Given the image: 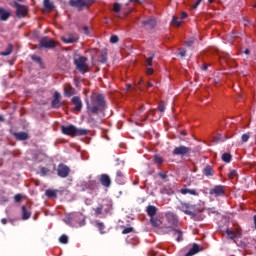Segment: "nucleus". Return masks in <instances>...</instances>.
I'll return each mask as SVG.
<instances>
[{
	"instance_id": "nucleus-1",
	"label": "nucleus",
	"mask_w": 256,
	"mask_h": 256,
	"mask_svg": "<svg viewBox=\"0 0 256 256\" xmlns=\"http://www.w3.org/2000/svg\"><path fill=\"white\" fill-rule=\"evenodd\" d=\"M86 108L88 115H99V113H105L107 109V101H105V95L94 94L89 99H86Z\"/></svg>"
},
{
	"instance_id": "nucleus-2",
	"label": "nucleus",
	"mask_w": 256,
	"mask_h": 256,
	"mask_svg": "<svg viewBox=\"0 0 256 256\" xmlns=\"http://www.w3.org/2000/svg\"><path fill=\"white\" fill-rule=\"evenodd\" d=\"M61 131L63 135H68L69 137H81L87 135L89 130L83 128H77L73 124L68 126H61Z\"/></svg>"
},
{
	"instance_id": "nucleus-3",
	"label": "nucleus",
	"mask_w": 256,
	"mask_h": 256,
	"mask_svg": "<svg viewBox=\"0 0 256 256\" xmlns=\"http://www.w3.org/2000/svg\"><path fill=\"white\" fill-rule=\"evenodd\" d=\"M89 59L85 56H78L74 58V65L80 73H87L89 71V65H87Z\"/></svg>"
},
{
	"instance_id": "nucleus-4",
	"label": "nucleus",
	"mask_w": 256,
	"mask_h": 256,
	"mask_svg": "<svg viewBox=\"0 0 256 256\" xmlns=\"http://www.w3.org/2000/svg\"><path fill=\"white\" fill-rule=\"evenodd\" d=\"M95 0H69L70 7H76L78 11H83L85 8L89 9Z\"/></svg>"
},
{
	"instance_id": "nucleus-5",
	"label": "nucleus",
	"mask_w": 256,
	"mask_h": 256,
	"mask_svg": "<svg viewBox=\"0 0 256 256\" xmlns=\"http://www.w3.org/2000/svg\"><path fill=\"white\" fill-rule=\"evenodd\" d=\"M226 235L228 239H241L243 237V230L241 227H236L235 229L227 228Z\"/></svg>"
},
{
	"instance_id": "nucleus-6",
	"label": "nucleus",
	"mask_w": 256,
	"mask_h": 256,
	"mask_svg": "<svg viewBox=\"0 0 256 256\" xmlns=\"http://www.w3.org/2000/svg\"><path fill=\"white\" fill-rule=\"evenodd\" d=\"M172 155L177 156L180 155L181 157H189L191 155V148L187 146L180 145L175 147L172 151Z\"/></svg>"
},
{
	"instance_id": "nucleus-7",
	"label": "nucleus",
	"mask_w": 256,
	"mask_h": 256,
	"mask_svg": "<svg viewBox=\"0 0 256 256\" xmlns=\"http://www.w3.org/2000/svg\"><path fill=\"white\" fill-rule=\"evenodd\" d=\"M40 47L43 49H55L57 47V42L49 36H45L40 40Z\"/></svg>"
},
{
	"instance_id": "nucleus-8",
	"label": "nucleus",
	"mask_w": 256,
	"mask_h": 256,
	"mask_svg": "<svg viewBox=\"0 0 256 256\" xmlns=\"http://www.w3.org/2000/svg\"><path fill=\"white\" fill-rule=\"evenodd\" d=\"M165 217L170 227H177V225H179V219H177V215H175V213L166 212Z\"/></svg>"
},
{
	"instance_id": "nucleus-9",
	"label": "nucleus",
	"mask_w": 256,
	"mask_h": 256,
	"mask_svg": "<svg viewBox=\"0 0 256 256\" xmlns=\"http://www.w3.org/2000/svg\"><path fill=\"white\" fill-rule=\"evenodd\" d=\"M14 7H16L17 17H25L29 12V8H27V6L21 5L17 1H14Z\"/></svg>"
},
{
	"instance_id": "nucleus-10",
	"label": "nucleus",
	"mask_w": 256,
	"mask_h": 256,
	"mask_svg": "<svg viewBox=\"0 0 256 256\" xmlns=\"http://www.w3.org/2000/svg\"><path fill=\"white\" fill-rule=\"evenodd\" d=\"M57 172H58V177L65 179L69 177V173H71V169L67 165L61 163L58 165Z\"/></svg>"
},
{
	"instance_id": "nucleus-11",
	"label": "nucleus",
	"mask_w": 256,
	"mask_h": 256,
	"mask_svg": "<svg viewBox=\"0 0 256 256\" xmlns=\"http://www.w3.org/2000/svg\"><path fill=\"white\" fill-rule=\"evenodd\" d=\"M55 164H48L46 167H40V175L42 177H47V175H53L56 171Z\"/></svg>"
},
{
	"instance_id": "nucleus-12",
	"label": "nucleus",
	"mask_w": 256,
	"mask_h": 256,
	"mask_svg": "<svg viewBox=\"0 0 256 256\" xmlns=\"http://www.w3.org/2000/svg\"><path fill=\"white\" fill-rule=\"evenodd\" d=\"M210 195H215V197H223L225 195V186L223 185H216L210 189Z\"/></svg>"
},
{
	"instance_id": "nucleus-13",
	"label": "nucleus",
	"mask_w": 256,
	"mask_h": 256,
	"mask_svg": "<svg viewBox=\"0 0 256 256\" xmlns=\"http://www.w3.org/2000/svg\"><path fill=\"white\" fill-rule=\"evenodd\" d=\"M72 105H74L73 111H81L83 109V101L81 100V97L79 96H74L71 99Z\"/></svg>"
},
{
	"instance_id": "nucleus-14",
	"label": "nucleus",
	"mask_w": 256,
	"mask_h": 256,
	"mask_svg": "<svg viewBox=\"0 0 256 256\" xmlns=\"http://www.w3.org/2000/svg\"><path fill=\"white\" fill-rule=\"evenodd\" d=\"M99 182L101 183L102 187H106V189L111 187V177L108 174H101L99 176Z\"/></svg>"
},
{
	"instance_id": "nucleus-15",
	"label": "nucleus",
	"mask_w": 256,
	"mask_h": 256,
	"mask_svg": "<svg viewBox=\"0 0 256 256\" xmlns=\"http://www.w3.org/2000/svg\"><path fill=\"white\" fill-rule=\"evenodd\" d=\"M63 43L69 44V43H77L79 41V35L77 34H68L66 36H62Z\"/></svg>"
},
{
	"instance_id": "nucleus-16",
	"label": "nucleus",
	"mask_w": 256,
	"mask_h": 256,
	"mask_svg": "<svg viewBox=\"0 0 256 256\" xmlns=\"http://www.w3.org/2000/svg\"><path fill=\"white\" fill-rule=\"evenodd\" d=\"M52 109H59L61 107V94L59 92L54 93V99L51 102Z\"/></svg>"
},
{
	"instance_id": "nucleus-17",
	"label": "nucleus",
	"mask_w": 256,
	"mask_h": 256,
	"mask_svg": "<svg viewBox=\"0 0 256 256\" xmlns=\"http://www.w3.org/2000/svg\"><path fill=\"white\" fill-rule=\"evenodd\" d=\"M199 251H203V247H201L199 244L194 243L192 245V248L185 254V256H193V255H197V253H199Z\"/></svg>"
},
{
	"instance_id": "nucleus-18",
	"label": "nucleus",
	"mask_w": 256,
	"mask_h": 256,
	"mask_svg": "<svg viewBox=\"0 0 256 256\" xmlns=\"http://www.w3.org/2000/svg\"><path fill=\"white\" fill-rule=\"evenodd\" d=\"M141 24L147 29H154V27L157 25V21H155L153 18H149L147 20H143Z\"/></svg>"
},
{
	"instance_id": "nucleus-19",
	"label": "nucleus",
	"mask_w": 256,
	"mask_h": 256,
	"mask_svg": "<svg viewBox=\"0 0 256 256\" xmlns=\"http://www.w3.org/2000/svg\"><path fill=\"white\" fill-rule=\"evenodd\" d=\"M115 181L118 185H125V174L121 170L116 172Z\"/></svg>"
},
{
	"instance_id": "nucleus-20",
	"label": "nucleus",
	"mask_w": 256,
	"mask_h": 256,
	"mask_svg": "<svg viewBox=\"0 0 256 256\" xmlns=\"http://www.w3.org/2000/svg\"><path fill=\"white\" fill-rule=\"evenodd\" d=\"M173 237L177 243H181L183 241V231L180 229H172Z\"/></svg>"
},
{
	"instance_id": "nucleus-21",
	"label": "nucleus",
	"mask_w": 256,
	"mask_h": 256,
	"mask_svg": "<svg viewBox=\"0 0 256 256\" xmlns=\"http://www.w3.org/2000/svg\"><path fill=\"white\" fill-rule=\"evenodd\" d=\"M202 173L205 177H213V175H215V170L213 169V166L206 165L202 170Z\"/></svg>"
},
{
	"instance_id": "nucleus-22",
	"label": "nucleus",
	"mask_w": 256,
	"mask_h": 256,
	"mask_svg": "<svg viewBox=\"0 0 256 256\" xmlns=\"http://www.w3.org/2000/svg\"><path fill=\"white\" fill-rule=\"evenodd\" d=\"M180 193H181L182 195H187V194H189V195H193L194 197H199V192H198L197 190H195V189L182 188V189L180 190Z\"/></svg>"
},
{
	"instance_id": "nucleus-23",
	"label": "nucleus",
	"mask_w": 256,
	"mask_h": 256,
	"mask_svg": "<svg viewBox=\"0 0 256 256\" xmlns=\"http://www.w3.org/2000/svg\"><path fill=\"white\" fill-rule=\"evenodd\" d=\"M14 137L18 141H27V139H29V134L27 132H16L14 133Z\"/></svg>"
},
{
	"instance_id": "nucleus-24",
	"label": "nucleus",
	"mask_w": 256,
	"mask_h": 256,
	"mask_svg": "<svg viewBox=\"0 0 256 256\" xmlns=\"http://www.w3.org/2000/svg\"><path fill=\"white\" fill-rule=\"evenodd\" d=\"M146 213L150 218L155 217L157 215V207L154 205H148L146 208Z\"/></svg>"
},
{
	"instance_id": "nucleus-25",
	"label": "nucleus",
	"mask_w": 256,
	"mask_h": 256,
	"mask_svg": "<svg viewBox=\"0 0 256 256\" xmlns=\"http://www.w3.org/2000/svg\"><path fill=\"white\" fill-rule=\"evenodd\" d=\"M31 217V210L27 208V206H22V219L23 221H27Z\"/></svg>"
},
{
	"instance_id": "nucleus-26",
	"label": "nucleus",
	"mask_w": 256,
	"mask_h": 256,
	"mask_svg": "<svg viewBox=\"0 0 256 256\" xmlns=\"http://www.w3.org/2000/svg\"><path fill=\"white\" fill-rule=\"evenodd\" d=\"M150 223H151L152 227H161L163 225V222L155 216H152L150 218Z\"/></svg>"
},
{
	"instance_id": "nucleus-27",
	"label": "nucleus",
	"mask_w": 256,
	"mask_h": 256,
	"mask_svg": "<svg viewBox=\"0 0 256 256\" xmlns=\"http://www.w3.org/2000/svg\"><path fill=\"white\" fill-rule=\"evenodd\" d=\"M11 17V13L7 12V10L0 8V21H7Z\"/></svg>"
},
{
	"instance_id": "nucleus-28",
	"label": "nucleus",
	"mask_w": 256,
	"mask_h": 256,
	"mask_svg": "<svg viewBox=\"0 0 256 256\" xmlns=\"http://www.w3.org/2000/svg\"><path fill=\"white\" fill-rule=\"evenodd\" d=\"M181 206L184 208L182 209L183 213H185V215H193V211H191V204L189 203H181Z\"/></svg>"
},
{
	"instance_id": "nucleus-29",
	"label": "nucleus",
	"mask_w": 256,
	"mask_h": 256,
	"mask_svg": "<svg viewBox=\"0 0 256 256\" xmlns=\"http://www.w3.org/2000/svg\"><path fill=\"white\" fill-rule=\"evenodd\" d=\"M43 6L46 9V11H53V9H55V4H53L51 0H44Z\"/></svg>"
},
{
	"instance_id": "nucleus-30",
	"label": "nucleus",
	"mask_w": 256,
	"mask_h": 256,
	"mask_svg": "<svg viewBox=\"0 0 256 256\" xmlns=\"http://www.w3.org/2000/svg\"><path fill=\"white\" fill-rule=\"evenodd\" d=\"M58 192H59L58 190L48 189V190H46L45 195H46V197H49L50 199H57Z\"/></svg>"
},
{
	"instance_id": "nucleus-31",
	"label": "nucleus",
	"mask_w": 256,
	"mask_h": 256,
	"mask_svg": "<svg viewBox=\"0 0 256 256\" xmlns=\"http://www.w3.org/2000/svg\"><path fill=\"white\" fill-rule=\"evenodd\" d=\"M150 56L145 59V66L146 67H152L153 66V60L155 59V54L150 53Z\"/></svg>"
},
{
	"instance_id": "nucleus-32",
	"label": "nucleus",
	"mask_w": 256,
	"mask_h": 256,
	"mask_svg": "<svg viewBox=\"0 0 256 256\" xmlns=\"http://www.w3.org/2000/svg\"><path fill=\"white\" fill-rule=\"evenodd\" d=\"M64 94L66 95V97H72V95H75V88H73L72 86L64 88Z\"/></svg>"
},
{
	"instance_id": "nucleus-33",
	"label": "nucleus",
	"mask_w": 256,
	"mask_h": 256,
	"mask_svg": "<svg viewBox=\"0 0 256 256\" xmlns=\"http://www.w3.org/2000/svg\"><path fill=\"white\" fill-rule=\"evenodd\" d=\"M11 53H13V45L9 44L5 51L1 52L0 55H2V57H7L8 55H11Z\"/></svg>"
},
{
	"instance_id": "nucleus-34",
	"label": "nucleus",
	"mask_w": 256,
	"mask_h": 256,
	"mask_svg": "<svg viewBox=\"0 0 256 256\" xmlns=\"http://www.w3.org/2000/svg\"><path fill=\"white\" fill-rule=\"evenodd\" d=\"M170 23L174 27H181V25H182V22L179 20V18L177 16H173Z\"/></svg>"
},
{
	"instance_id": "nucleus-35",
	"label": "nucleus",
	"mask_w": 256,
	"mask_h": 256,
	"mask_svg": "<svg viewBox=\"0 0 256 256\" xmlns=\"http://www.w3.org/2000/svg\"><path fill=\"white\" fill-rule=\"evenodd\" d=\"M96 227L102 235L105 234V224L103 222L96 221Z\"/></svg>"
},
{
	"instance_id": "nucleus-36",
	"label": "nucleus",
	"mask_w": 256,
	"mask_h": 256,
	"mask_svg": "<svg viewBox=\"0 0 256 256\" xmlns=\"http://www.w3.org/2000/svg\"><path fill=\"white\" fill-rule=\"evenodd\" d=\"M31 59L32 61H35V63H38L40 67H43V60L40 58V56L32 55Z\"/></svg>"
},
{
	"instance_id": "nucleus-37",
	"label": "nucleus",
	"mask_w": 256,
	"mask_h": 256,
	"mask_svg": "<svg viewBox=\"0 0 256 256\" xmlns=\"http://www.w3.org/2000/svg\"><path fill=\"white\" fill-rule=\"evenodd\" d=\"M153 159H154V163H156V165H162V163L165 161L163 159V157H161L159 155H154Z\"/></svg>"
},
{
	"instance_id": "nucleus-38",
	"label": "nucleus",
	"mask_w": 256,
	"mask_h": 256,
	"mask_svg": "<svg viewBox=\"0 0 256 256\" xmlns=\"http://www.w3.org/2000/svg\"><path fill=\"white\" fill-rule=\"evenodd\" d=\"M231 154L229 153H224L222 155V161H224V163H231Z\"/></svg>"
},
{
	"instance_id": "nucleus-39",
	"label": "nucleus",
	"mask_w": 256,
	"mask_h": 256,
	"mask_svg": "<svg viewBox=\"0 0 256 256\" xmlns=\"http://www.w3.org/2000/svg\"><path fill=\"white\" fill-rule=\"evenodd\" d=\"M251 137V132L245 133L241 136L242 143H247Z\"/></svg>"
},
{
	"instance_id": "nucleus-40",
	"label": "nucleus",
	"mask_w": 256,
	"mask_h": 256,
	"mask_svg": "<svg viewBox=\"0 0 256 256\" xmlns=\"http://www.w3.org/2000/svg\"><path fill=\"white\" fill-rule=\"evenodd\" d=\"M59 241L63 245H67V243H69V237H67V235L63 234V235L60 236Z\"/></svg>"
},
{
	"instance_id": "nucleus-41",
	"label": "nucleus",
	"mask_w": 256,
	"mask_h": 256,
	"mask_svg": "<svg viewBox=\"0 0 256 256\" xmlns=\"http://www.w3.org/2000/svg\"><path fill=\"white\" fill-rule=\"evenodd\" d=\"M228 177L229 179H235L237 177V170L229 169Z\"/></svg>"
},
{
	"instance_id": "nucleus-42",
	"label": "nucleus",
	"mask_w": 256,
	"mask_h": 256,
	"mask_svg": "<svg viewBox=\"0 0 256 256\" xmlns=\"http://www.w3.org/2000/svg\"><path fill=\"white\" fill-rule=\"evenodd\" d=\"M225 140H223V136L221 134H218L216 136L213 137V142L214 143H220V142H223Z\"/></svg>"
},
{
	"instance_id": "nucleus-43",
	"label": "nucleus",
	"mask_w": 256,
	"mask_h": 256,
	"mask_svg": "<svg viewBox=\"0 0 256 256\" xmlns=\"http://www.w3.org/2000/svg\"><path fill=\"white\" fill-rule=\"evenodd\" d=\"M101 63H107V49H104L101 53Z\"/></svg>"
},
{
	"instance_id": "nucleus-44",
	"label": "nucleus",
	"mask_w": 256,
	"mask_h": 256,
	"mask_svg": "<svg viewBox=\"0 0 256 256\" xmlns=\"http://www.w3.org/2000/svg\"><path fill=\"white\" fill-rule=\"evenodd\" d=\"M134 228L133 227H127L122 230V235H127L129 233H133Z\"/></svg>"
},
{
	"instance_id": "nucleus-45",
	"label": "nucleus",
	"mask_w": 256,
	"mask_h": 256,
	"mask_svg": "<svg viewBox=\"0 0 256 256\" xmlns=\"http://www.w3.org/2000/svg\"><path fill=\"white\" fill-rule=\"evenodd\" d=\"M119 11H121V4H119V3H114L113 12H114V13H119Z\"/></svg>"
},
{
	"instance_id": "nucleus-46",
	"label": "nucleus",
	"mask_w": 256,
	"mask_h": 256,
	"mask_svg": "<svg viewBox=\"0 0 256 256\" xmlns=\"http://www.w3.org/2000/svg\"><path fill=\"white\" fill-rule=\"evenodd\" d=\"M95 215H103V206L94 209Z\"/></svg>"
},
{
	"instance_id": "nucleus-47",
	"label": "nucleus",
	"mask_w": 256,
	"mask_h": 256,
	"mask_svg": "<svg viewBox=\"0 0 256 256\" xmlns=\"http://www.w3.org/2000/svg\"><path fill=\"white\" fill-rule=\"evenodd\" d=\"M110 42H111V43H119V36H117V35H112V36L110 37Z\"/></svg>"
},
{
	"instance_id": "nucleus-48",
	"label": "nucleus",
	"mask_w": 256,
	"mask_h": 256,
	"mask_svg": "<svg viewBox=\"0 0 256 256\" xmlns=\"http://www.w3.org/2000/svg\"><path fill=\"white\" fill-rule=\"evenodd\" d=\"M158 111H160V113H165V104L160 103L158 106Z\"/></svg>"
},
{
	"instance_id": "nucleus-49",
	"label": "nucleus",
	"mask_w": 256,
	"mask_h": 256,
	"mask_svg": "<svg viewBox=\"0 0 256 256\" xmlns=\"http://www.w3.org/2000/svg\"><path fill=\"white\" fill-rule=\"evenodd\" d=\"M21 199H22L21 194H16V195L14 196V201H15L16 203H20Z\"/></svg>"
},
{
	"instance_id": "nucleus-50",
	"label": "nucleus",
	"mask_w": 256,
	"mask_h": 256,
	"mask_svg": "<svg viewBox=\"0 0 256 256\" xmlns=\"http://www.w3.org/2000/svg\"><path fill=\"white\" fill-rule=\"evenodd\" d=\"M201 1L203 0H197L193 5H192V9H197L199 7V5H201Z\"/></svg>"
},
{
	"instance_id": "nucleus-51",
	"label": "nucleus",
	"mask_w": 256,
	"mask_h": 256,
	"mask_svg": "<svg viewBox=\"0 0 256 256\" xmlns=\"http://www.w3.org/2000/svg\"><path fill=\"white\" fill-rule=\"evenodd\" d=\"M188 17H189V14H187V12L180 13V19H187Z\"/></svg>"
},
{
	"instance_id": "nucleus-52",
	"label": "nucleus",
	"mask_w": 256,
	"mask_h": 256,
	"mask_svg": "<svg viewBox=\"0 0 256 256\" xmlns=\"http://www.w3.org/2000/svg\"><path fill=\"white\" fill-rule=\"evenodd\" d=\"M153 73H154L153 68H147L146 75H153Z\"/></svg>"
},
{
	"instance_id": "nucleus-53",
	"label": "nucleus",
	"mask_w": 256,
	"mask_h": 256,
	"mask_svg": "<svg viewBox=\"0 0 256 256\" xmlns=\"http://www.w3.org/2000/svg\"><path fill=\"white\" fill-rule=\"evenodd\" d=\"M193 43H195V40H193V39L186 41L187 47H191L193 45Z\"/></svg>"
},
{
	"instance_id": "nucleus-54",
	"label": "nucleus",
	"mask_w": 256,
	"mask_h": 256,
	"mask_svg": "<svg viewBox=\"0 0 256 256\" xmlns=\"http://www.w3.org/2000/svg\"><path fill=\"white\" fill-rule=\"evenodd\" d=\"M178 55H180V57H185L187 55V51L185 50H180V52L178 53Z\"/></svg>"
},
{
	"instance_id": "nucleus-55",
	"label": "nucleus",
	"mask_w": 256,
	"mask_h": 256,
	"mask_svg": "<svg viewBox=\"0 0 256 256\" xmlns=\"http://www.w3.org/2000/svg\"><path fill=\"white\" fill-rule=\"evenodd\" d=\"M83 31H84L85 35H89V27L88 26H84Z\"/></svg>"
},
{
	"instance_id": "nucleus-56",
	"label": "nucleus",
	"mask_w": 256,
	"mask_h": 256,
	"mask_svg": "<svg viewBox=\"0 0 256 256\" xmlns=\"http://www.w3.org/2000/svg\"><path fill=\"white\" fill-rule=\"evenodd\" d=\"M208 67H209V66L204 63V64L202 65V71H207Z\"/></svg>"
},
{
	"instance_id": "nucleus-57",
	"label": "nucleus",
	"mask_w": 256,
	"mask_h": 256,
	"mask_svg": "<svg viewBox=\"0 0 256 256\" xmlns=\"http://www.w3.org/2000/svg\"><path fill=\"white\" fill-rule=\"evenodd\" d=\"M251 53V50H249V48H246L245 50H244V54L245 55H249Z\"/></svg>"
},
{
	"instance_id": "nucleus-58",
	"label": "nucleus",
	"mask_w": 256,
	"mask_h": 256,
	"mask_svg": "<svg viewBox=\"0 0 256 256\" xmlns=\"http://www.w3.org/2000/svg\"><path fill=\"white\" fill-rule=\"evenodd\" d=\"M180 134L183 135V136H185V135H187V131L181 130V131H180Z\"/></svg>"
},
{
	"instance_id": "nucleus-59",
	"label": "nucleus",
	"mask_w": 256,
	"mask_h": 256,
	"mask_svg": "<svg viewBox=\"0 0 256 256\" xmlns=\"http://www.w3.org/2000/svg\"><path fill=\"white\" fill-rule=\"evenodd\" d=\"M254 227L256 229V215H254Z\"/></svg>"
},
{
	"instance_id": "nucleus-60",
	"label": "nucleus",
	"mask_w": 256,
	"mask_h": 256,
	"mask_svg": "<svg viewBox=\"0 0 256 256\" xmlns=\"http://www.w3.org/2000/svg\"><path fill=\"white\" fill-rule=\"evenodd\" d=\"M161 178H162V179H166V178H167V175L161 174Z\"/></svg>"
},
{
	"instance_id": "nucleus-61",
	"label": "nucleus",
	"mask_w": 256,
	"mask_h": 256,
	"mask_svg": "<svg viewBox=\"0 0 256 256\" xmlns=\"http://www.w3.org/2000/svg\"><path fill=\"white\" fill-rule=\"evenodd\" d=\"M147 87H153V84L151 82H148Z\"/></svg>"
},
{
	"instance_id": "nucleus-62",
	"label": "nucleus",
	"mask_w": 256,
	"mask_h": 256,
	"mask_svg": "<svg viewBox=\"0 0 256 256\" xmlns=\"http://www.w3.org/2000/svg\"><path fill=\"white\" fill-rule=\"evenodd\" d=\"M1 221H2L3 225H5V223H7L6 219H2Z\"/></svg>"
},
{
	"instance_id": "nucleus-63",
	"label": "nucleus",
	"mask_w": 256,
	"mask_h": 256,
	"mask_svg": "<svg viewBox=\"0 0 256 256\" xmlns=\"http://www.w3.org/2000/svg\"><path fill=\"white\" fill-rule=\"evenodd\" d=\"M0 121H5V118H3L2 115H0Z\"/></svg>"
},
{
	"instance_id": "nucleus-64",
	"label": "nucleus",
	"mask_w": 256,
	"mask_h": 256,
	"mask_svg": "<svg viewBox=\"0 0 256 256\" xmlns=\"http://www.w3.org/2000/svg\"><path fill=\"white\" fill-rule=\"evenodd\" d=\"M208 3H213V0H208Z\"/></svg>"
}]
</instances>
